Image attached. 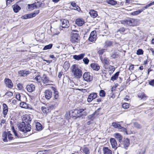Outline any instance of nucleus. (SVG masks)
<instances>
[{
    "label": "nucleus",
    "instance_id": "4be33fe9",
    "mask_svg": "<svg viewBox=\"0 0 154 154\" xmlns=\"http://www.w3.org/2000/svg\"><path fill=\"white\" fill-rule=\"evenodd\" d=\"M28 6L29 8L31 10L38 8L39 7V5H38V3H35L31 4H28Z\"/></svg>",
    "mask_w": 154,
    "mask_h": 154
},
{
    "label": "nucleus",
    "instance_id": "e2e57ef3",
    "mask_svg": "<svg viewBox=\"0 0 154 154\" xmlns=\"http://www.w3.org/2000/svg\"><path fill=\"white\" fill-rule=\"evenodd\" d=\"M14 0H7L6 4L7 5H10L11 3Z\"/></svg>",
    "mask_w": 154,
    "mask_h": 154
},
{
    "label": "nucleus",
    "instance_id": "412c9836",
    "mask_svg": "<svg viewBox=\"0 0 154 154\" xmlns=\"http://www.w3.org/2000/svg\"><path fill=\"white\" fill-rule=\"evenodd\" d=\"M75 23L79 26H82L85 23V21L83 19H77L75 21Z\"/></svg>",
    "mask_w": 154,
    "mask_h": 154
},
{
    "label": "nucleus",
    "instance_id": "72a5a7b5",
    "mask_svg": "<svg viewBox=\"0 0 154 154\" xmlns=\"http://www.w3.org/2000/svg\"><path fill=\"white\" fill-rule=\"evenodd\" d=\"M103 63L105 65H108L109 64V61L108 59L106 58H104L103 59H101Z\"/></svg>",
    "mask_w": 154,
    "mask_h": 154
},
{
    "label": "nucleus",
    "instance_id": "58836bf2",
    "mask_svg": "<svg viewBox=\"0 0 154 154\" xmlns=\"http://www.w3.org/2000/svg\"><path fill=\"white\" fill-rule=\"evenodd\" d=\"M143 11V9H141L138 11H137L131 13V14L133 15H136L140 14Z\"/></svg>",
    "mask_w": 154,
    "mask_h": 154
},
{
    "label": "nucleus",
    "instance_id": "20e7f679",
    "mask_svg": "<svg viewBox=\"0 0 154 154\" xmlns=\"http://www.w3.org/2000/svg\"><path fill=\"white\" fill-rule=\"evenodd\" d=\"M85 110L84 109H81L79 110H77L75 109L74 111L72 112L73 113V116L74 117H80L81 116H85L87 115V113L86 112H84L83 114H81L80 115V116H78L77 114H80L82 113Z\"/></svg>",
    "mask_w": 154,
    "mask_h": 154
},
{
    "label": "nucleus",
    "instance_id": "13d9d810",
    "mask_svg": "<svg viewBox=\"0 0 154 154\" xmlns=\"http://www.w3.org/2000/svg\"><path fill=\"white\" fill-rule=\"evenodd\" d=\"M75 8L74 9L72 8L71 9L77 10L79 12L81 10V9H80V8L77 5L76 6V7H75Z\"/></svg>",
    "mask_w": 154,
    "mask_h": 154
},
{
    "label": "nucleus",
    "instance_id": "c03bdc74",
    "mask_svg": "<svg viewBox=\"0 0 154 154\" xmlns=\"http://www.w3.org/2000/svg\"><path fill=\"white\" fill-rule=\"evenodd\" d=\"M149 84L152 86H154V79H151L148 81Z\"/></svg>",
    "mask_w": 154,
    "mask_h": 154
},
{
    "label": "nucleus",
    "instance_id": "c85d7f7f",
    "mask_svg": "<svg viewBox=\"0 0 154 154\" xmlns=\"http://www.w3.org/2000/svg\"><path fill=\"white\" fill-rule=\"evenodd\" d=\"M100 109V108H99L92 114L89 115L88 117V119L91 120H93L95 118L94 116L96 113L97 112H99V110Z\"/></svg>",
    "mask_w": 154,
    "mask_h": 154
},
{
    "label": "nucleus",
    "instance_id": "9b49d317",
    "mask_svg": "<svg viewBox=\"0 0 154 154\" xmlns=\"http://www.w3.org/2000/svg\"><path fill=\"white\" fill-rule=\"evenodd\" d=\"M97 97V94L96 93H92L90 94L88 96L87 101L88 102H91L93 100L95 99Z\"/></svg>",
    "mask_w": 154,
    "mask_h": 154
},
{
    "label": "nucleus",
    "instance_id": "1a4fd4ad",
    "mask_svg": "<svg viewBox=\"0 0 154 154\" xmlns=\"http://www.w3.org/2000/svg\"><path fill=\"white\" fill-rule=\"evenodd\" d=\"M32 116V115H26L23 119L22 120L26 122L27 124L30 123Z\"/></svg>",
    "mask_w": 154,
    "mask_h": 154
},
{
    "label": "nucleus",
    "instance_id": "79ce46f5",
    "mask_svg": "<svg viewBox=\"0 0 154 154\" xmlns=\"http://www.w3.org/2000/svg\"><path fill=\"white\" fill-rule=\"evenodd\" d=\"M100 96L101 97H104L105 96V93L103 90H101L100 91Z\"/></svg>",
    "mask_w": 154,
    "mask_h": 154
},
{
    "label": "nucleus",
    "instance_id": "5701e85b",
    "mask_svg": "<svg viewBox=\"0 0 154 154\" xmlns=\"http://www.w3.org/2000/svg\"><path fill=\"white\" fill-rule=\"evenodd\" d=\"M89 14L91 17L94 18L98 16L97 11L94 10H90L89 12Z\"/></svg>",
    "mask_w": 154,
    "mask_h": 154
},
{
    "label": "nucleus",
    "instance_id": "f8f14e48",
    "mask_svg": "<svg viewBox=\"0 0 154 154\" xmlns=\"http://www.w3.org/2000/svg\"><path fill=\"white\" fill-rule=\"evenodd\" d=\"M51 89L54 91V100H58L59 99V92L57 89L54 87H51Z\"/></svg>",
    "mask_w": 154,
    "mask_h": 154
},
{
    "label": "nucleus",
    "instance_id": "39448f33",
    "mask_svg": "<svg viewBox=\"0 0 154 154\" xmlns=\"http://www.w3.org/2000/svg\"><path fill=\"white\" fill-rule=\"evenodd\" d=\"M79 37V35L78 34L76 33H72L71 35V41L73 43L78 42L79 40L78 38Z\"/></svg>",
    "mask_w": 154,
    "mask_h": 154
},
{
    "label": "nucleus",
    "instance_id": "49530a36",
    "mask_svg": "<svg viewBox=\"0 0 154 154\" xmlns=\"http://www.w3.org/2000/svg\"><path fill=\"white\" fill-rule=\"evenodd\" d=\"M134 126L135 128H136L138 129H140V128H141V126L139 124L137 123V122H134Z\"/></svg>",
    "mask_w": 154,
    "mask_h": 154
},
{
    "label": "nucleus",
    "instance_id": "bb28decb",
    "mask_svg": "<svg viewBox=\"0 0 154 154\" xmlns=\"http://www.w3.org/2000/svg\"><path fill=\"white\" fill-rule=\"evenodd\" d=\"M13 11L14 12L17 13L20 10V7L18 5H14L12 6Z\"/></svg>",
    "mask_w": 154,
    "mask_h": 154
},
{
    "label": "nucleus",
    "instance_id": "a878e982",
    "mask_svg": "<svg viewBox=\"0 0 154 154\" xmlns=\"http://www.w3.org/2000/svg\"><path fill=\"white\" fill-rule=\"evenodd\" d=\"M3 113L5 117L7 115L8 111V107L7 105L5 103L3 104Z\"/></svg>",
    "mask_w": 154,
    "mask_h": 154
},
{
    "label": "nucleus",
    "instance_id": "a19ab883",
    "mask_svg": "<svg viewBox=\"0 0 154 154\" xmlns=\"http://www.w3.org/2000/svg\"><path fill=\"white\" fill-rule=\"evenodd\" d=\"M143 51L142 49H139L137 51L136 53L138 55H141L143 54Z\"/></svg>",
    "mask_w": 154,
    "mask_h": 154
},
{
    "label": "nucleus",
    "instance_id": "7ed1b4c3",
    "mask_svg": "<svg viewBox=\"0 0 154 154\" xmlns=\"http://www.w3.org/2000/svg\"><path fill=\"white\" fill-rule=\"evenodd\" d=\"M121 22L122 24L126 26H134L135 25L134 20L133 19L128 18L122 20Z\"/></svg>",
    "mask_w": 154,
    "mask_h": 154
},
{
    "label": "nucleus",
    "instance_id": "0eeeda50",
    "mask_svg": "<svg viewBox=\"0 0 154 154\" xmlns=\"http://www.w3.org/2000/svg\"><path fill=\"white\" fill-rule=\"evenodd\" d=\"M97 36L96 31L95 30L92 31L90 34L88 40L91 42L95 41L97 39Z\"/></svg>",
    "mask_w": 154,
    "mask_h": 154
},
{
    "label": "nucleus",
    "instance_id": "4c0bfd02",
    "mask_svg": "<svg viewBox=\"0 0 154 154\" xmlns=\"http://www.w3.org/2000/svg\"><path fill=\"white\" fill-rule=\"evenodd\" d=\"M119 72L118 71L116 72L115 74L113 75L111 78V80L113 81L117 79L119 75Z\"/></svg>",
    "mask_w": 154,
    "mask_h": 154
},
{
    "label": "nucleus",
    "instance_id": "7c9ffc66",
    "mask_svg": "<svg viewBox=\"0 0 154 154\" xmlns=\"http://www.w3.org/2000/svg\"><path fill=\"white\" fill-rule=\"evenodd\" d=\"M81 150H82L83 152L85 154H89L90 153L89 148L85 146H84L83 147L81 148Z\"/></svg>",
    "mask_w": 154,
    "mask_h": 154
},
{
    "label": "nucleus",
    "instance_id": "f03ea898",
    "mask_svg": "<svg viewBox=\"0 0 154 154\" xmlns=\"http://www.w3.org/2000/svg\"><path fill=\"white\" fill-rule=\"evenodd\" d=\"M18 128L20 131L23 132L25 133L29 131L31 129V125L29 124H26L24 122L21 123Z\"/></svg>",
    "mask_w": 154,
    "mask_h": 154
},
{
    "label": "nucleus",
    "instance_id": "680f3d73",
    "mask_svg": "<svg viewBox=\"0 0 154 154\" xmlns=\"http://www.w3.org/2000/svg\"><path fill=\"white\" fill-rule=\"evenodd\" d=\"M48 107H49L50 111L51 109H52L55 108V106L54 105H51L49 106Z\"/></svg>",
    "mask_w": 154,
    "mask_h": 154
},
{
    "label": "nucleus",
    "instance_id": "423d86ee",
    "mask_svg": "<svg viewBox=\"0 0 154 154\" xmlns=\"http://www.w3.org/2000/svg\"><path fill=\"white\" fill-rule=\"evenodd\" d=\"M12 134L10 132H8L7 134L6 133H4L2 134V137H3V141L5 142L8 141L7 136L9 140H11L13 139V137L11 136Z\"/></svg>",
    "mask_w": 154,
    "mask_h": 154
},
{
    "label": "nucleus",
    "instance_id": "cd10ccee",
    "mask_svg": "<svg viewBox=\"0 0 154 154\" xmlns=\"http://www.w3.org/2000/svg\"><path fill=\"white\" fill-rule=\"evenodd\" d=\"M103 150L104 154H112L111 150L107 147H103Z\"/></svg>",
    "mask_w": 154,
    "mask_h": 154
},
{
    "label": "nucleus",
    "instance_id": "0e129e2a",
    "mask_svg": "<svg viewBox=\"0 0 154 154\" xmlns=\"http://www.w3.org/2000/svg\"><path fill=\"white\" fill-rule=\"evenodd\" d=\"M104 50H99L98 51V53L99 55H102L103 54V52H104Z\"/></svg>",
    "mask_w": 154,
    "mask_h": 154
},
{
    "label": "nucleus",
    "instance_id": "6e6552de",
    "mask_svg": "<svg viewBox=\"0 0 154 154\" xmlns=\"http://www.w3.org/2000/svg\"><path fill=\"white\" fill-rule=\"evenodd\" d=\"M44 95L47 100H49L52 96V92L50 90H46L44 92Z\"/></svg>",
    "mask_w": 154,
    "mask_h": 154
},
{
    "label": "nucleus",
    "instance_id": "f3484780",
    "mask_svg": "<svg viewBox=\"0 0 154 154\" xmlns=\"http://www.w3.org/2000/svg\"><path fill=\"white\" fill-rule=\"evenodd\" d=\"M42 81L44 84L48 83L51 82L48 77L45 74H44L43 75L42 78Z\"/></svg>",
    "mask_w": 154,
    "mask_h": 154
},
{
    "label": "nucleus",
    "instance_id": "ea45409f",
    "mask_svg": "<svg viewBox=\"0 0 154 154\" xmlns=\"http://www.w3.org/2000/svg\"><path fill=\"white\" fill-rule=\"evenodd\" d=\"M53 46L52 44H50L48 45H45L43 49V50H47L51 49Z\"/></svg>",
    "mask_w": 154,
    "mask_h": 154
},
{
    "label": "nucleus",
    "instance_id": "09e8293b",
    "mask_svg": "<svg viewBox=\"0 0 154 154\" xmlns=\"http://www.w3.org/2000/svg\"><path fill=\"white\" fill-rule=\"evenodd\" d=\"M83 60L85 64H88L89 61V59L87 57L84 58Z\"/></svg>",
    "mask_w": 154,
    "mask_h": 154
},
{
    "label": "nucleus",
    "instance_id": "473e14b6",
    "mask_svg": "<svg viewBox=\"0 0 154 154\" xmlns=\"http://www.w3.org/2000/svg\"><path fill=\"white\" fill-rule=\"evenodd\" d=\"M138 96L139 98H140L141 99H146L147 97L146 96L143 92H141L139 93Z\"/></svg>",
    "mask_w": 154,
    "mask_h": 154
},
{
    "label": "nucleus",
    "instance_id": "de8ad7c7",
    "mask_svg": "<svg viewBox=\"0 0 154 154\" xmlns=\"http://www.w3.org/2000/svg\"><path fill=\"white\" fill-rule=\"evenodd\" d=\"M112 44V42L110 41H107L105 42V46L106 47L110 46Z\"/></svg>",
    "mask_w": 154,
    "mask_h": 154
},
{
    "label": "nucleus",
    "instance_id": "f704fd0d",
    "mask_svg": "<svg viewBox=\"0 0 154 154\" xmlns=\"http://www.w3.org/2000/svg\"><path fill=\"white\" fill-rule=\"evenodd\" d=\"M20 106L23 108L28 109L29 107L26 103L24 102H21L20 103Z\"/></svg>",
    "mask_w": 154,
    "mask_h": 154
},
{
    "label": "nucleus",
    "instance_id": "4d7b16f0",
    "mask_svg": "<svg viewBox=\"0 0 154 154\" xmlns=\"http://www.w3.org/2000/svg\"><path fill=\"white\" fill-rule=\"evenodd\" d=\"M70 4L73 7H76V6H77V5L76 4V3L74 2H70Z\"/></svg>",
    "mask_w": 154,
    "mask_h": 154
},
{
    "label": "nucleus",
    "instance_id": "6e6d98bb",
    "mask_svg": "<svg viewBox=\"0 0 154 154\" xmlns=\"http://www.w3.org/2000/svg\"><path fill=\"white\" fill-rule=\"evenodd\" d=\"M20 95L19 94H16V97L17 99L19 100H20Z\"/></svg>",
    "mask_w": 154,
    "mask_h": 154
},
{
    "label": "nucleus",
    "instance_id": "dca6fc26",
    "mask_svg": "<svg viewBox=\"0 0 154 154\" xmlns=\"http://www.w3.org/2000/svg\"><path fill=\"white\" fill-rule=\"evenodd\" d=\"M19 75L21 76H25L30 73L29 70H21L18 72Z\"/></svg>",
    "mask_w": 154,
    "mask_h": 154
},
{
    "label": "nucleus",
    "instance_id": "052dcab7",
    "mask_svg": "<svg viewBox=\"0 0 154 154\" xmlns=\"http://www.w3.org/2000/svg\"><path fill=\"white\" fill-rule=\"evenodd\" d=\"M145 149L144 148H143L141 149V151H140L139 154H144L145 153Z\"/></svg>",
    "mask_w": 154,
    "mask_h": 154
},
{
    "label": "nucleus",
    "instance_id": "a211bd4d",
    "mask_svg": "<svg viewBox=\"0 0 154 154\" xmlns=\"http://www.w3.org/2000/svg\"><path fill=\"white\" fill-rule=\"evenodd\" d=\"M35 86L33 84L28 85H27L26 88L28 91L31 92L35 90Z\"/></svg>",
    "mask_w": 154,
    "mask_h": 154
},
{
    "label": "nucleus",
    "instance_id": "5fc2aeb1",
    "mask_svg": "<svg viewBox=\"0 0 154 154\" xmlns=\"http://www.w3.org/2000/svg\"><path fill=\"white\" fill-rule=\"evenodd\" d=\"M111 57L112 58H116L119 57V55L118 54H116V53H114L112 55Z\"/></svg>",
    "mask_w": 154,
    "mask_h": 154
},
{
    "label": "nucleus",
    "instance_id": "c756f323",
    "mask_svg": "<svg viewBox=\"0 0 154 154\" xmlns=\"http://www.w3.org/2000/svg\"><path fill=\"white\" fill-rule=\"evenodd\" d=\"M106 2L108 4L112 5H115L117 4V1L114 0H106Z\"/></svg>",
    "mask_w": 154,
    "mask_h": 154
},
{
    "label": "nucleus",
    "instance_id": "bf43d9fd",
    "mask_svg": "<svg viewBox=\"0 0 154 154\" xmlns=\"http://www.w3.org/2000/svg\"><path fill=\"white\" fill-rule=\"evenodd\" d=\"M17 87L19 89H21L23 88V86L20 83L18 84L17 85Z\"/></svg>",
    "mask_w": 154,
    "mask_h": 154
},
{
    "label": "nucleus",
    "instance_id": "37998d69",
    "mask_svg": "<svg viewBox=\"0 0 154 154\" xmlns=\"http://www.w3.org/2000/svg\"><path fill=\"white\" fill-rule=\"evenodd\" d=\"M42 78L40 75H38L35 78V79L38 82H40L41 81H42Z\"/></svg>",
    "mask_w": 154,
    "mask_h": 154
},
{
    "label": "nucleus",
    "instance_id": "3c124183",
    "mask_svg": "<svg viewBox=\"0 0 154 154\" xmlns=\"http://www.w3.org/2000/svg\"><path fill=\"white\" fill-rule=\"evenodd\" d=\"M153 5H154V2H153L151 3H150L149 4L147 5L144 7V9H146L148 7Z\"/></svg>",
    "mask_w": 154,
    "mask_h": 154
},
{
    "label": "nucleus",
    "instance_id": "b1692460",
    "mask_svg": "<svg viewBox=\"0 0 154 154\" xmlns=\"http://www.w3.org/2000/svg\"><path fill=\"white\" fill-rule=\"evenodd\" d=\"M112 125L114 128H117L119 129L123 128L125 129V130H126L125 128H123L120 124L116 122H112Z\"/></svg>",
    "mask_w": 154,
    "mask_h": 154
},
{
    "label": "nucleus",
    "instance_id": "69168bd1",
    "mask_svg": "<svg viewBox=\"0 0 154 154\" xmlns=\"http://www.w3.org/2000/svg\"><path fill=\"white\" fill-rule=\"evenodd\" d=\"M6 122V120L5 119H2L1 123L0 124L1 126L2 127V124H4Z\"/></svg>",
    "mask_w": 154,
    "mask_h": 154
},
{
    "label": "nucleus",
    "instance_id": "603ef678",
    "mask_svg": "<svg viewBox=\"0 0 154 154\" xmlns=\"http://www.w3.org/2000/svg\"><path fill=\"white\" fill-rule=\"evenodd\" d=\"M28 18H30L35 16V14L31 13L27 14Z\"/></svg>",
    "mask_w": 154,
    "mask_h": 154
},
{
    "label": "nucleus",
    "instance_id": "6ab92c4d",
    "mask_svg": "<svg viewBox=\"0 0 154 154\" xmlns=\"http://www.w3.org/2000/svg\"><path fill=\"white\" fill-rule=\"evenodd\" d=\"M85 55V54H81L79 55H75L73 56V58L77 60H79L83 58Z\"/></svg>",
    "mask_w": 154,
    "mask_h": 154
},
{
    "label": "nucleus",
    "instance_id": "4468645a",
    "mask_svg": "<svg viewBox=\"0 0 154 154\" xmlns=\"http://www.w3.org/2000/svg\"><path fill=\"white\" fill-rule=\"evenodd\" d=\"M62 23V28H68L70 25L69 21L67 20L62 19L61 20Z\"/></svg>",
    "mask_w": 154,
    "mask_h": 154
},
{
    "label": "nucleus",
    "instance_id": "338daca9",
    "mask_svg": "<svg viewBox=\"0 0 154 154\" xmlns=\"http://www.w3.org/2000/svg\"><path fill=\"white\" fill-rule=\"evenodd\" d=\"M125 28H124V27H122V28H120V29H119L118 30V32H124L125 31Z\"/></svg>",
    "mask_w": 154,
    "mask_h": 154
},
{
    "label": "nucleus",
    "instance_id": "864d4df0",
    "mask_svg": "<svg viewBox=\"0 0 154 154\" xmlns=\"http://www.w3.org/2000/svg\"><path fill=\"white\" fill-rule=\"evenodd\" d=\"M12 131L14 132L15 136H17V137H18L17 136V133L16 131L15 130L14 128V126H12Z\"/></svg>",
    "mask_w": 154,
    "mask_h": 154
},
{
    "label": "nucleus",
    "instance_id": "2f4dec72",
    "mask_svg": "<svg viewBox=\"0 0 154 154\" xmlns=\"http://www.w3.org/2000/svg\"><path fill=\"white\" fill-rule=\"evenodd\" d=\"M35 126L37 131H41L42 129V125L38 122L35 123Z\"/></svg>",
    "mask_w": 154,
    "mask_h": 154
},
{
    "label": "nucleus",
    "instance_id": "ddd939ff",
    "mask_svg": "<svg viewBox=\"0 0 154 154\" xmlns=\"http://www.w3.org/2000/svg\"><path fill=\"white\" fill-rule=\"evenodd\" d=\"M6 86L9 88H11L13 86V84L11 81L8 78H6L4 80Z\"/></svg>",
    "mask_w": 154,
    "mask_h": 154
},
{
    "label": "nucleus",
    "instance_id": "f257e3e1",
    "mask_svg": "<svg viewBox=\"0 0 154 154\" xmlns=\"http://www.w3.org/2000/svg\"><path fill=\"white\" fill-rule=\"evenodd\" d=\"M72 72L75 78L79 79L82 75V70L80 67L76 64H74L72 66Z\"/></svg>",
    "mask_w": 154,
    "mask_h": 154
},
{
    "label": "nucleus",
    "instance_id": "c9c22d12",
    "mask_svg": "<svg viewBox=\"0 0 154 154\" xmlns=\"http://www.w3.org/2000/svg\"><path fill=\"white\" fill-rule=\"evenodd\" d=\"M115 138L117 139L120 142L122 140V137L121 135L119 133H116L115 134Z\"/></svg>",
    "mask_w": 154,
    "mask_h": 154
},
{
    "label": "nucleus",
    "instance_id": "8fccbe9b",
    "mask_svg": "<svg viewBox=\"0 0 154 154\" xmlns=\"http://www.w3.org/2000/svg\"><path fill=\"white\" fill-rule=\"evenodd\" d=\"M109 71H111V72L112 73L115 70V68L113 66H110L109 67Z\"/></svg>",
    "mask_w": 154,
    "mask_h": 154
},
{
    "label": "nucleus",
    "instance_id": "e433bc0d",
    "mask_svg": "<svg viewBox=\"0 0 154 154\" xmlns=\"http://www.w3.org/2000/svg\"><path fill=\"white\" fill-rule=\"evenodd\" d=\"M41 109L43 112L44 113H47L50 112L49 107H48L42 106L41 108Z\"/></svg>",
    "mask_w": 154,
    "mask_h": 154
},
{
    "label": "nucleus",
    "instance_id": "774afa93",
    "mask_svg": "<svg viewBox=\"0 0 154 154\" xmlns=\"http://www.w3.org/2000/svg\"><path fill=\"white\" fill-rule=\"evenodd\" d=\"M134 65L131 64V66H130L129 67V69L130 70H133L134 69Z\"/></svg>",
    "mask_w": 154,
    "mask_h": 154
},
{
    "label": "nucleus",
    "instance_id": "9d476101",
    "mask_svg": "<svg viewBox=\"0 0 154 154\" xmlns=\"http://www.w3.org/2000/svg\"><path fill=\"white\" fill-rule=\"evenodd\" d=\"M84 79L87 82H90L92 79V76L90 75V73L85 72L83 75Z\"/></svg>",
    "mask_w": 154,
    "mask_h": 154
},
{
    "label": "nucleus",
    "instance_id": "393cba45",
    "mask_svg": "<svg viewBox=\"0 0 154 154\" xmlns=\"http://www.w3.org/2000/svg\"><path fill=\"white\" fill-rule=\"evenodd\" d=\"M123 147L125 148L128 147L130 144L129 140L128 138L124 140L123 142Z\"/></svg>",
    "mask_w": 154,
    "mask_h": 154
},
{
    "label": "nucleus",
    "instance_id": "aec40b11",
    "mask_svg": "<svg viewBox=\"0 0 154 154\" xmlns=\"http://www.w3.org/2000/svg\"><path fill=\"white\" fill-rule=\"evenodd\" d=\"M90 66L94 70L96 71H98L100 69V66L96 63H94L91 64Z\"/></svg>",
    "mask_w": 154,
    "mask_h": 154
},
{
    "label": "nucleus",
    "instance_id": "a18cd8bd",
    "mask_svg": "<svg viewBox=\"0 0 154 154\" xmlns=\"http://www.w3.org/2000/svg\"><path fill=\"white\" fill-rule=\"evenodd\" d=\"M129 104L127 103H123L122 105V107L125 109H127L129 107Z\"/></svg>",
    "mask_w": 154,
    "mask_h": 154
},
{
    "label": "nucleus",
    "instance_id": "2eb2a0df",
    "mask_svg": "<svg viewBox=\"0 0 154 154\" xmlns=\"http://www.w3.org/2000/svg\"><path fill=\"white\" fill-rule=\"evenodd\" d=\"M110 141L112 148L116 149L117 147H116L117 143L115 138H111L110 139Z\"/></svg>",
    "mask_w": 154,
    "mask_h": 154
}]
</instances>
